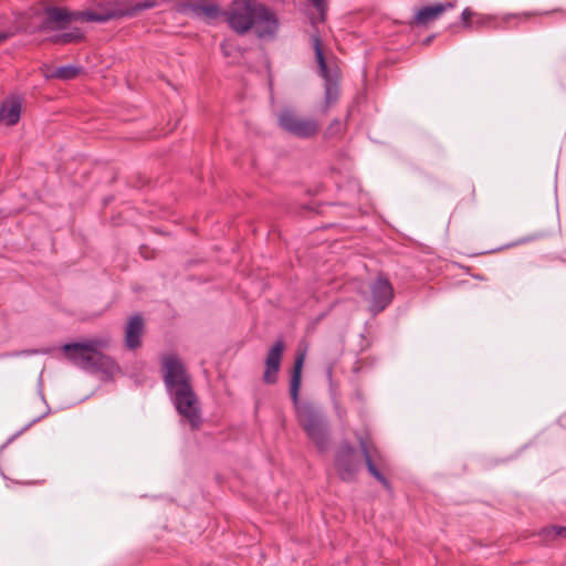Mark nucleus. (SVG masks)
<instances>
[{
  "label": "nucleus",
  "mask_w": 566,
  "mask_h": 566,
  "mask_svg": "<svg viewBox=\"0 0 566 566\" xmlns=\"http://www.w3.org/2000/svg\"><path fill=\"white\" fill-rule=\"evenodd\" d=\"M163 379L177 409L193 429L201 423L200 405L191 384V376L182 360L175 354L161 357Z\"/></svg>",
  "instance_id": "f03ea898"
},
{
  "label": "nucleus",
  "mask_w": 566,
  "mask_h": 566,
  "mask_svg": "<svg viewBox=\"0 0 566 566\" xmlns=\"http://www.w3.org/2000/svg\"><path fill=\"white\" fill-rule=\"evenodd\" d=\"M361 453L365 459L368 472L379 481L386 489L390 488L389 481L379 471V468L384 465V457L381 455L378 448L368 437H360L358 439Z\"/></svg>",
  "instance_id": "6e6552de"
},
{
  "label": "nucleus",
  "mask_w": 566,
  "mask_h": 566,
  "mask_svg": "<svg viewBox=\"0 0 566 566\" xmlns=\"http://www.w3.org/2000/svg\"><path fill=\"white\" fill-rule=\"evenodd\" d=\"M310 2L313 3V6L319 10V11H323L324 8H325V0H308Z\"/></svg>",
  "instance_id": "4be33fe9"
},
{
  "label": "nucleus",
  "mask_w": 566,
  "mask_h": 566,
  "mask_svg": "<svg viewBox=\"0 0 566 566\" xmlns=\"http://www.w3.org/2000/svg\"><path fill=\"white\" fill-rule=\"evenodd\" d=\"M305 356H306L305 350L297 353V355L295 357L293 370H292L291 382H290V395L295 405H297V402H298V391H300V387H301L302 368L304 365Z\"/></svg>",
  "instance_id": "dca6fc26"
},
{
  "label": "nucleus",
  "mask_w": 566,
  "mask_h": 566,
  "mask_svg": "<svg viewBox=\"0 0 566 566\" xmlns=\"http://www.w3.org/2000/svg\"><path fill=\"white\" fill-rule=\"evenodd\" d=\"M490 22V18H485V17H479L475 21H473V28H481L483 25H485L486 23Z\"/></svg>",
  "instance_id": "412c9836"
},
{
  "label": "nucleus",
  "mask_w": 566,
  "mask_h": 566,
  "mask_svg": "<svg viewBox=\"0 0 566 566\" xmlns=\"http://www.w3.org/2000/svg\"><path fill=\"white\" fill-rule=\"evenodd\" d=\"M279 125L287 134L302 139L314 137L319 129V124L315 118L304 117L292 109H284L280 113Z\"/></svg>",
  "instance_id": "39448f33"
},
{
  "label": "nucleus",
  "mask_w": 566,
  "mask_h": 566,
  "mask_svg": "<svg viewBox=\"0 0 566 566\" xmlns=\"http://www.w3.org/2000/svg\"><path fill=\"white\" fill-rule=\"evenodd\" d=\"M284 349L285 344L282 339H277L270 348L265 358V370L263 374V380L266 384H274L276 381Z\"/></svg>",
  "instance_id": "f8f14e48"
},
{
  "label": "nucleus",
  "mask_w": 566,
  "mask_h": 566,
  "mask_svg": "<svg viewBox=\"0 0 566 566\" xmlns=\"http://www.w3.org/2000/svg\"><path fill=\"white\" fill-rule=\"evenodd\" d=\"M21 99L17 96H11L4 99L0 106V124L4 126L15 125L21 116Z\"/></svg>",
  "instance_id": "4468645a"
},
{
  "label": "nucleus",
  "mask_w": 566,
  "mask_h": 566,
  "mask_svg": "<svg viewBox=\"0 0 566 566\" xmlns=\"http://www.w3.org/2000/svg\"><path fill=\"white\" fill-rule=\"evenodd\" d=\"M453 7L454 6L450 2H448L446 4L437 3V4L423 7L417 12V14L415 17V22L417 24H427V23L436 20L437 18H439L447 9L453 8Z\"/></svg>",
  "instance_id": "f3484780"
},
{
  "label": "nucleus",
  "mask_w": 566,
  "mask_h": 566,
  "mask_svg": "<svg viewBox=\"0 0 566 566\" xmlns=\"http://www.w3.org/2000/svg\"><path fill=\"white\" fill-rule=\"evenodd\" d=\"M7 39H8V34H7V33H4V32H1V33H0V44H1L2 42H4Z\"/></svg>",
  "instance_id": "b1692460"
},
{
  "label": "nucleus",
  "mask_w": 566,
  "mask_h": 566,
  "mask_svg": "<svg viewBox=\"0 0 566 566\" xmlns=\"http://www.w3.org/2000/svg\"><path fill=\"white\" fill-rule=\"evenodd\" d=\"M361 462L356 449L349 443H343L335 455V468L343 481L350 482L360 469Z\"/></svg>",
  "instance_id": "0eeeda50"
},
{
  "label": "nucleus",
  "mask_w": 566,
  "mask_h": 566,
  "mask_svg": "<svg viewBox=\"0 0 566 566\" xmlns=\"http://www.w3.org/2000/svg\"><path fill=\"white\" fill-rule=\"evenodd\" d=\"M144 327V319L140 315L137 314L129 318L125 327V345L128 349L140 347Z\"/></svg>",
  "instance_id": "ddd939ff"
},
{
  "label": "nucleus",
  "mask_w": 566,
  "mask_h": 566,
  "mask_svg": "<svg viewBox=\"0 0 566 566\" xmlns=\"http://www.w3.org/2000/svg\"><path fill=\"white\" fill-rule=\"evenodd\" d=\"M298 420L308 438L318 450L325 451L328 447V430L323 416L312 406L297 407Z\"/></svg>",
  "instance_id": "20e7f679"
},
{
  "label": "nucleus",
  "mask_w": 566,
  "mask_h": 566,
  "mask_svg": "<svg viewBox=\"0 0 566 566\" xmlns=\"http://www.w3.org/2000/svg\"><path fill=\"white\" fill-rule=\"evenodd\" d=\"M256 2L251 0H233L229 11H224V17L230 28L238 34H245L253 28V14Z\"/></svg>",
  "instance_id": "423d86ee"
},
{
  "label": "nucleus",
  "mask_w": 566,
  "mask_h": 566,
  "mask_svg": "<svg viewBox=\"0 0 566 566\" xmlns=\"http://www.w3.org/2000/svg\"><path fill=\"white\" fill-rule=\"evenodd\" d=\"M394 298V287L389 280L379 275L370 285V311H384Z\"/></svg>",
  "instance_id": "9b49d317"
},
{
  "label": "nucleus",
  "mask_w": 566,
  "mask_h": 566,
  "mask_svg": "<svg viewBox=\"0 0 566 566\" xmlns=\"http://www.w3.org/2000/svg\"><path fill=\"white\" fill-rule=\"evenodd\" d=\"M109 344L108 337H101L65 344L62 350L67 360L83 370L113 375L119 367L111 356L103 353Z\"/></svg>",
  "instance_id": "7ed1b4c3"
},
{
  "label": "nucleus",
  "mask_w": 566,
  "mask_h": 566,
  "mask_svg": "<svg viewBox=\"0 0 566 566\" xmlns=\"http://www.w3.org/2000/svg\"><path fill=\"white\" fill-rule=\"evenodd\" d=\"M475 14L471 9L467 8L463 10L461 18L465 28H473V21H470V19Z\"/></svg>",
  "instance_id": "aec40b11"
},
{
  "label": "nucleus",
  "mask_w": 566,
  "mask_h": 566,
  "mask_svg": "<svg viewBox=\"0 0 566 566\" xmlns=\"http://www.w3.org/2000/svg\"><path fill=\"white\" fill-rule=\"evenodd\" d=\"M276 14L266 6L256 3L253 14V28L259 38L273 36L279 30Z\"/></svg>",
  "instance_id": "9d476101"
},
{
  "label": "nucleus",
  "mask_w": 566,
  "mask_h": 566,
  "mask_svg": "<svg viewBox=\"0 0 566 566\" xmlns=\"http://www.w3.org/2000/svg\"><path fill=\"white\" fill-rule=\"evenodd\" d=\"M81 66L63 65L52 70L50 73H46L45 76L48 78H59L63 81H69L77 77L81 74Z\"/></svg>",
  "instance_id": "a211bd4d"
},
{
  "label": "nucleus",
  "mask_w": 566,
  "mask_h": 566,
  "mask_svg": "<svg viewBox=\"0 0 566 566\" xmlns=\"http://www.w3.org/2000/svg\"><path fill=\"white\" fill-rule=\"evenodd\" d=\"M221 49H222V52L224 53V55H229L230 54L229 45L226 42H223L221 44Z\"/></svg>",
  "instance_id": "5701e85b"
},
{
  "label": "nucleus",
  "mask_w": 566,
  "mask_h": 566,
  "mask_svg": "<svg viewBox=\"0 0 566 566\" xmlns=\"http://www.w3.org/2000/svg\"><path fill=\"white\" fill-rule=\"evenodd\" d=\"M314 49H315L316 62H317L318 69H319V74L325 80H328L327 64H326V61H325V57L323 54V50L321 46V40L317 36L314 38ZM325 93H326L327 105L334 103L337 99V88L329 81H327V83H326Z\"/></svg>",
  "instance_id": "2eb2a0df"
},
{
  "label": "nucleus",
  "mask_w": 566,
  "mask_h": 566,
  "mask_svg": "<svg viewBox=\"0 0 566 566\" xmlns=\"http://www.w3.org/2000/svg\"><path fill=\"white\" fill-rule=\"evenodd\" d=\"M544 539H554L557 537H566V527L565 526H553L551 528H545L542 532Z\"/></svg>",
  "instance_id": "6ab92c4d"
},
{
  "label": "nucleus",
  "mask_w": 566,
  "mask_h": 566,
  "mask_svg": "<svg viewBox=\"0 0 566 566\" xmlns=\"http://www.w3.org/2000/svg\"><path fill=\"white\" fill-rule=\"evenodd\" d=\"M179 11L190 18L205 21H213L224 14V11L211 0H190L184 2L179 6Z\"/></svg>",
  "instance_id": "1a4fd4ad"
},
{
  "label": "nucleus",
  "mask_w": 566,
  "mask_h": 566,
  "mask_svg": "<svg viewBox=\"0 0 566 566\" xmlns=\"http://www.w3.org/2000/svg\"><path fill=\"white\" fill-rule=\"evenodd\" d=\"M155 7V1L145 0L132 7L119 10H106L103 12L84 11L70 12L64 8L48 7L41 23L31 32L48 34L45 40L54 44L78 43L83 41L84 33L78 28H71V23L77 19L91 22H106L115 18L134 17L139 11Z\"/></svg>",
  "instance_id": "f257e3e1"
}]
</instances>
